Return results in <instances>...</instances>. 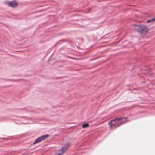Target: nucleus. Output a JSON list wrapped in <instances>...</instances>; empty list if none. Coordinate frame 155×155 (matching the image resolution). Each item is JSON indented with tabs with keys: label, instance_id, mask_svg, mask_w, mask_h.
I'll list each match as a JSON object with an SVG mask.
<instances>
[{
	"label": "nucleus",
	"instance_id": "obj_1",
	"mask_svg": "<svg viewBox=\"0 0 155 155\" xmlns=\"http://www.w3.org/2000/svg\"><path fill=\"white\" fill-rule=\"evenodd\" d=\"M127 120L125 117L116 118L109 122L108 124L111 129L116 128L125 122Z\"/></svg>",
	"mask_w": 155,
	"mask_h": 155
},
{
	"label": "nucleus",
	"instance_id": "obj_2",
	"mask_svg": "<svg viewBox=\"0 0 155 155\" xmlns=\"http://www.w3.org/2000/svg\"><path fill=\"white\" fill-rule=\"evenodd\" d=\"M135 30L141 34H146L148 31L149 29L147 27L143 25H135Z\"/></svg>",
	"mask_w": 155,
	"mask_h": 155
},
{
	"label": "nucleus",
	"instance_id": "obj_3",
	"mask_svg": "<svg viewBox=\"0 0 155 155\" xmlns=\"http://www.w3.org/2000/svg\"><path fill=\"white\" fill-rule=\"evenodd\" d=\"M69 145L66 144L63 147L62 149L59 150L58 153H56L55 155H62L68 147Z\"/></svg>",
	"mask_w": 155,
	"mask_h": 155
},
{
	"label": "nucleus",
	"instance_id": "obj_4",
	"mask_svg": "<svg viewBox=\"0 0 155 155\" xmlns=\"http://www.w3.org/2000/svg\"><path fill=\"white\" fill-rule=\"evenodd\" d=\"M69 145L66 144L63 147L62 149L59 150L58 153H56L55 155H62L68 147Z\"/></svg>",
	"mask_w": 155,
	"mask_h": 155
},
{
	"label": "nucleus",
	"instance_id": "obj_5",
	"mask_svg": "<svg viewBox=\"0 0 155 155\" xmlns=\"http://www.w3.org/2000/svg\"><path fill=\"white\" fill-rule=\"evenodd\" d=\"M49 137V135H43L39 138L37 139L33 143V144H35L36 143H38L41 141L45 139L47 137Z\"/></svg>",
	"mask_w": 155,
	"mask_h": 155
},
{
	"label": "nucleus",
	"instance_id": "obj_6",
	"mask_svg": "<svg viewBox=\"0 0 155 155\" xmlns=\"http://www.w3.org/2000/svg\"><path fill=\"white\" fill-rule=\"evenodd\" d=\"M9 5L12 7H15L18 6V3L15 1L10 2H9Z\"/></svg>",
	"mask_w": 155,
	"mask_h": 155
},
{
	"label": "nucleus",
	"instance_id": "obj_7",
	"mask_svg": "<svg viewBox=\"0 0 155 155\" xmlns=\"http://www.w3.org/2000/svg\"><path fill=\"white\" fill-rule=\"evenodd\" d=\"M89 126V124L88 123H86L83 124L82 126V127L83 128H84L88 127Z\"/></svg>",
	"mask_w": 155,
	"mask_h": 155
},
{
	"label": "nucleus",
	"instance_id": "obj_8",
	"mask_svg": "<svg viewBox=\"0 0 155 155\" xmlns=\"http://www.w3.org/2000/svg\"><path fill=\"white\" fill-rule=\"evenodd\" d=\"M155 21V18H153L148 20L147 21V22L148 23H150L152 22H153Z\"/></svg>",
	"mask_w": 155,
	"mask_h": 155
},
{
	"label": "nucleus",
	"instance_id": "obj_9",
	"mask_svg": "<svg viewBox=\"0 0 155 155\" xmlns=\"http://www.w3.org/2000/svg\"><path fill=\"white\" fill-rule=\"evenodd\" d=\"M146 71H147V72H149L150 71V70L149 69H147L146 70Z\"/></svg>",
	"mask_w": 155,
	"mask_h": 155
},
{
	"label": "nucleus",
	"instance_id": "obj_10",
	"mask_svg": "<svg viewBox=\"0 0 155 155\" xmlns=\"http://www.w3.org/2000/svg\"><path fill=\"white\" fill-rule=\"evenodd\" d=\"M145 74H147V72H144V73Z\"/></svg>",
	"mask_w": 155,
	"mask_h": 155
}]
</instances>
